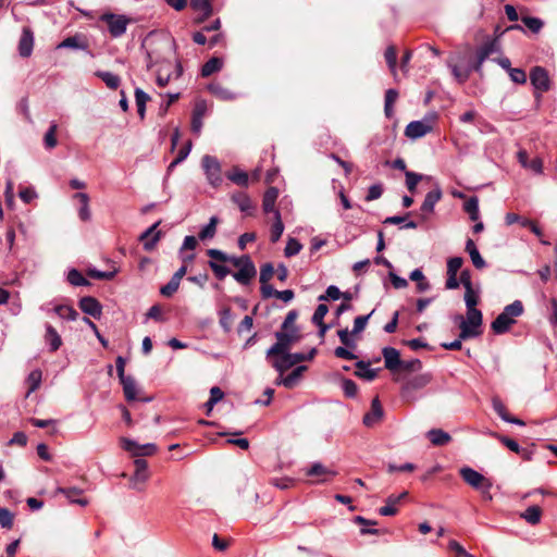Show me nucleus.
Returning <instances> with one entry per match:
<instances>
[{
  "label": "nucleus",
  "instance_id": "1",
  "mask_svg": "<svg viewBox=\"0 0 557 557\" xmlns=\"http://www.w3.org/2000/svg\"><path fill=\"white\" fill-rule=\"evenodd\" d=\"M523 313V305L520 300H515L507 305L503 311L492 322L491 327L495 334L507 333L511 325L516 323V318Z\"/></svg>",
  "mask_w": 557,
  "mask_h": 557
},
{
  "label": "nucleus",
  "instance_id": "2",
  "mask_svg": "<svg viewBox=\"0 0 557 557\" xmlns=\"http://www.w3.org/2000/svg\"><path fill=\"white\" fill-rule=\"evenodd\" d=\"M455 321H459V337L460 339H469L476 337L481 334V325L483 322V315L479 309H467V319L462 315H456Z\"/></svg>",
  "mask_w": 557,
  "mask_h": 557
},
{
  "label": "nucleus",
  "instance_id": "3",
  "mask_svg": "<svg viewBox=\"0 0 557 557\" xmlns=\"http://www.w3.org/2000/svg\"><path fill=\"white\" fill-rule=\"evenodd\" d=\"M317 355V348H311L308 354L304 352H276L275 358L272 360V367L278 372L283 373L289 368L302 361H309Z\"/></svg>",
  "mask_w": 557,
  "mask_h": 557
},
{
  "label": "nucleus",
  "instance_id": "4",
  "mask_svg": "<svg viewBox=\"0 0 557 557\" xmlns=\"http://www.w3.org/2000/svg\"><path fill=\"white\" fill-rule=\"evenodd\" d=\"M276 343L267 350V358L273 357L276 352H286L294 343L300 341L301 335L297 326L289 330H282L275 333Z\"/></svg>",
  "mask_w": 557,
  "mask_h": 557
},
{
  "label": "nucleus",
  "instance_id": "5",
  "mask_svg": "<svg viewBox=\"0 0 557 557\" xmlns=\"http://www.w3.org/2000/svg\"><path fill=\"white\" fill-rule=\"evenodd\" d=\"M99 20L107 24L108 32L112 38L122 37L126 33L127 26L133 22L131 17L124 14H115L112 12L101 14Z\"/></svg>",
  "mask_w": 557,
  "mask_h": 557
},
{
  "label": "nucleus",
  "instance_id": "6",
  "mask_svg": "<svg viewBox=\"0 0 557 557\" xmlns=\"http://www.w3.org/2000/svg\"><path fill=\"white\" fill-rule=\"evenodd\" d=\"M201 165L208 183L212 187H219L223 181L221 163L219 162V160L215 157L206 154L201 159Z\"/></svg>",
  "mask_w": 557,
  "mask_h": 557
},
{
  "label": "nucleus",
  "instance_id": "7",
  "mask_svg": "<svg viewBox=\"0 0 557 557\" xmlns=\"http://www.w3.org/2000/svg\"><path fill=\"white\" fill-rule=\"evenodd\" d=\"M530 81L534 89L537 91L536 98H540L543 92L550 88V79L546 69L542 66H534L530 72Z\"/></svg>",
  "mask_w": 557,
  "mask_h": 557
},
{
  "label": "nucleus",
  "instance_id": "8",
  "mask_svg": "<svg viewBox=\"0 0 557 557\" xmlns=\"http://www.w3.org/2000/svg\"><path fill=\"white\" fill-rule=\"evenodd\" d=\"M121 446L124 450L136 457L151 456L157 451L156 444L147 443L140 445L136 441L127 437L121 438Z\"/></svg>",
  "mask_w": 557,
  "mask_h": 557
},
{
  "label": "nucleus",
  "instance_id": "9",
  "mask_svg": "<svg viewBox=\"0 0 557 557\" xmlns=\"http://www.w3.org/2000/svg\"><path fill=\"white\" fill-rule=\"evenodd\" d=\"M443 191L438 184L432 190L426 193L424 200L420 207L421 219L426 220L429 214L434 212L435 205L442 199Z\"/></svg>",
  "mask_w": 557,
  "mask_h": 557
},
{
  "label": "nucleus",
  "instance_id": "10",
  "mask_svg": "<svg viewBox=\"0 0 557 557\" xmlns=\"http://www.w3.org/2000/svg\"><path fill=\"white\" fill-rule=\"evenodd\" d=\"M207 255L211 259L218 260L220 262H231L236 268H242L243 264L251 261V259L248 255H244L242 257H234V256H230L226 252H224L220 249H215V248L208 249Z\"/></svg>",
  "mask_w": 557,
  "mask_h": 557
},
{
  "label": "nucleus",
  "instance_id": "11",
  "mask_svg": "<svg viewBox=\"0 0 557 557\" xmlns=\"http://www.w3.org/2000/svg\"><path fill=\"white\" fill-rule=\"evenodd\" d=\"M459 474L467 484L475 490L480 488L487 481H490V479L485 478L483 474L470 467H462L459 470Z\"/></svg>",
  "mask_w": 557,
  "mask_h": 557
},
{
  "label": "nucleus",
  "instance_id": "12",
  "mask_svg": "<svg viewBox=\"0 0 557 557\" xmlns=\"http://www.w3.org/2000/svg\"><path fill=\"white\" fill-rule=\"evenodd\" d=\"M78 306L84 313H86L95 319H100V317L102 314L101 304L99 302L98 299H96L92 296L82 297L79 299Z\"/></svg>",
  "mask_w": 557,
  "mask_h": 557
},
{
  "label": "nucleus",
  "instance_id": "13",
  "mask_svg": "<svg viewBox=\"0 0 557 557\" xmlns=\"http://www.w3.org/2000/svg\"><path fill=\"white\" fill-rule=\"evenodd\" d=\"M382 355L384 358V366L387 370L392 372L400 370L403 360L400 359V354L396 348L386 346L382 349Z\"/></svg>",
  "mask_w": 557,
  "mask_h": 557
},
{
  "label": "nucleus",
  "instance_id": "14",
  "mask_svg": "<svg viewBox=\"0 0 557 557\" xmlns=\"http://www.w3.org/2000/svg\"><path fill=\"white\" fill-rule=\"evenodd\" d=\"M384 416V410L380 403L379 397H375L371 401V410L363 416L362 423L367 428L374 426Z\"/></svg>",
  "mask_w": 557,
  "mask_h": 557
},
{
  "label": "nucleus",
  "instance_id": "15",
  "mask_svg": "<svg viewBox=\"0 0 557 557\" xmlns=\"http://www.w3.org/2000/svg\"><path fill=\"white\" fill-rule=\"evenodd\" d=\"M34 48V33L29 27H24L18 41V53L22 58L30 57Z\"/></svg>",
  "mask_w": 557,
  "mask_h": 557
},
{
  "label": "nucleus",
  "instance_id": "16",
  "mask_svg": "<svg viewBox=\"0 0 557 557\" xmlns=\"http://www.w3.org/2000/svg\"><path fill=\"white\" fill-rule=\"evenodd\" d=\"M432 131V126L424 121H412L405 129V135L411 139H418Z\"/></svg>",
  "mask_w": 557,
  "mask_h": 557
},
{
  "label": "nucleus",
  "instance_id": "17",
  "mask_svg": "<svg viewBox=\"0 0 557 557\" xmlns=\"http://www.w3.org/2000/svg\"><path fill=\"white\" fill-rule=\"evenodd\" d=\"M160 224L161 221L159 220L139 236V240L144 242L145 250H151L159 242L161 232L156 230Z\"/></svg>",
  "mask_w": 557,
  "mask_h": 557
},
{
  "label": "nucleus",
  "instance_id": "18",
  "mask_svg": "<svg viewBox=\"0 0 557 557\" xmlns=\"http://www.w3.org/2000/svg\"><path fill=\"white\" fill-rule=\"evenodd\" d=\"M190 7L194 11L199 12L197 23H202L213 13L212 0H190Z\"/></svg>",
  "mask_w": 557,
  "mask_h": 557
},
{
  "label": "nucleus",
  "instance_id": "19",
  "mask_svg": "<svg viewBox=\"0 0 557 557\" xmlns=\"http://www.w3.org/2000/svg\"><path fill=\"white\" fill-rule=\"evenodd\" d=\"M256 274L257 270L255 263L249 261L248 263L243 264L237 272L233 273V277L239 284L248 285Z\"/></svg>",
  "mask_w": 557,
  "mask_h": 557
},
{
  "label": "nucleus",
  "instance_id": "20",
  "mask_svg": "<svg viewBox=\"0 0 557 557\" xmlns=\"http://www.w3.org/2000/svg\"><path fill=\"white\" fill-rule=\"evenodd\" d=\"M55 492L64 495L71 504H76L82 507L88 505L87 498L78 497L83 494V490L78 487H58Z\"/></svg>",
  "mask_w": 557,
  "mask_h": 557
},
{
  "label": "nucleus",
  "instance_id": "21",
  "mask_svg": "<svg viewBox=\"0 0 557 557\" xmlns=\"http://www.w3.org/2000/svg\"><path fill=\"white\" fill-rule=\"evenodd\" d=\"M120 383L123 387V393L128 401H133L137 399V384L133 376L125 375L122 377H119Z\"/></svg>",
  "mask_w": 557,
  "mask_h": 557
},
{
  "label": "nucleus",
  "instance_id": "22",
  "mask_svg": "<svg viewBox=\"0 0 557 557\" xmlns=\"http://www.w3.org/2000/svg\"><path fill=\"white\" fill-rule=\"evenodd\" d=\"M466 251L469 253L474 268L483 269L486 267L485 260L481 256L475 243L471 238H468L466 242Z\"/></svg>",
  "mask_w": 557,
  "mask_h": 557
},
{
  "label": "nucleus",
  "instance_id": "23",
  "mask_svg": "<svg viewBox=\"0 0 557 557\" xmlns=\"http://www.w3.org/2000/svg\"><path fill=\"white\" fill-rule=\"evenodd\" d=\"M357 371L355 375L363 379L366 381H373L377 376L379 369L370 368V362L364 360H359L356 362Z\"/></svg>",
  "mask_w": 557,
  "mask_h": 557
},
{
  "label": "nucleus",
  "instance_id": "24",
  "mask_svg": "<svg viewBox=\"0 0 557 557\" xmlns=\"http://www.w3.org/2000/svg\"><path fill=\"white\" fill-rule=\"evenodd\" d=\"M426 437L434 446H445L451 441L449 433L442 429H431L428 431Z\"/></svg>",
  "mask_w": 557,
  "mask_h": 557
},
{
  "label": "nucleus",
  "instance_id": "25",
  "mask_svg": "<svg viewBox=\"0 0 557 557\" xmlns=\"http://www.w3.org/2000/svg\"><path fill=\"white\" fill-rule=\"evenodd\" d=\"M45 341L49 345V350L51 352L57 351L62 345L61 336L51 324H46Z\"/></svg>",
  "mask_w": 557,
  "mask_h": 557
},
{
  "label": "nucleus",
  "instance_id": "26",
  "mask_svg": "<svg viewBox=\"0 0 557 557\" xmlns=\"http://www.w3.org/2000/svg\"><path fill=\"white\" fill-rule=\"evenodd\" d=\"M278 197V189L276 187H269L262 199V208L265 213L273 212L275 214V202Z\"/></svg>",
  "mask_w": 557,
  "mask_h": 557
},
{
  "label": "nucleus",
  "instance_id": "27",
  "mask_svg": "<svg viewBox=\"0 0 557 557\" xmlns=\"http://www.w3.org/2000/svg\"><path fill=\"white\" fill-rule=\"evenodd\" d=\"M59 49H76L85 50L88 48L87 42L79 35L66 37L59 45Z\"/></svg>",
  "mask_w": 557,
  "mask_h": 557
},
{
  "label": "nucleus",
  "instance_id": "28",
  "mask_svg": "<svg viewBox=\"0 0 557 557\" xmlns=\"http://www.w3.org/2000/svg\"><path fill=\"white\" fill-rule=\"evenodd\" d=\"M232 200L238 206L242 212L247 214H252L255 210V206L252 205L251 199L245 193H236L232 196Z\"/></svg>",
  "mask_w": 557,
  "mask_h": 557
},
{
  "label": "nucleus",
  "instance_id": "29",
  "mask_svg": "<svg viewBox=\"0 0 557 557\" xmlns=\"http://www.w3.org/2000/svg\"><path fill=\"white\" fill-rule=\"evenodd\" d=\"M74 198L79 202L78 216L82 221L90 220L89 196L86 193H76Z\"/></svg>",
  "mask_w": 557,
  "mask_h": 557
},
{
  "label": "nucleus",
  "instance_id": "30",
  "mask_svg": "<svg viewBox=\"0 0 557 557\" xmlns=\"http://www.w3.org/2000/svg\"><path fill=\"white\" fill-rule=\"evenodd\" d=\"M208 90L221 100H234L236 95L230 89L223 87L220 83H210Z\"/></svg>",
  "mask_w": 557,
  "mask_h": 557
},
{
  "label": "nucleus",
  "instance_id": "31",
  "mask_svg": "<svg viewBox=\"0 0 557 557\" xmlns=\"http://www.w3.org/2000/svg\"><path fill=\"white\" fill-rule=\"evenodd\" d=\"M223 67V60L218 57L210 58L202 66H201V76L208 77L213 73L221 71Z\"/></svg>",
  "mask_w": 557,
  "mask_h": 557
},
{
  "label": "nucleus",
  "instance_id": "32",
  "mask_svg": "<svg viewBox=\"0 0 557 557\" xmlns=\"http://www.w3.org/2000/svg\"><path fill=\"white\" fill-rule=\"evenodd\" d=\"M95 75L97 77H99L108 88L110 89H117L119 86L121 85V78L119 75L112 73V72H109V71H97L95 73Z\"/></svg>",
  "mask_w": 557,
  "mask_h": 557
},
{
  "label": "nucleus",
  "instance_id": "33",
  "mask_svg": "<svg viewBox=\"0 0 557 557\" xmlns=\"http://www.w3.org/2000/svg\"><path fill=\"white\" fill-rule=\"evenodd\" d=\"M219 224L218 216L213 215L210 218L209 223L206 224L199 232L198 237L200 240L211 239L216 234V226Z\"/></svg>",
  "mask_w": 557,
  "mask_h": 557
},
{
  "label": "nucleus",
  "instance_id": "34",
  "mask_svg": "<svg viewBox=\"0 0 557 557\" xmlns=\"http://www.w3.org/2000/svg\"><path fill=\"white\" fill-rule=\"evenodd\" d=\"M150 100V96L145 92L141 88L135 89V101L137 106V113L140 117V120L145 119L146 114V104Z\"/></svg>",
  "mask_w": 557,
  "mask_h": 557
},
{
  "label": "nucleus",
  "instance_id": "35",
  "mask_svg": "<svg viewBox=\"0 0 557 557\" xmlns=\"http://www.w3.org/2000/svg\"><path fill=\"white\" fill-rule=\"evenodd\" d=\"M406 187L411 193L414 194L417 190L418 184L426 178L430 180V176L413 172V171H406Z\"/></svg>",
  "mask_w": 557,
  "mask_h": 557
},
{
  "label": "nucleus",
  "instance_id": "36",
  "mask_svg": "<svg viewBox=\"0 0 557 557\" xmlns=\"http://www.w3.org/2000/svg\"><path fill=\"white\" fill-rule=\"evenodd\" d=\"M226 177L231 182H233L234 184H236L238 186H242V187L248 186L249 177H248L247 172H245L243 170L234 168L233 171H230L226 173Z\"/></svg>",
  "mask_w": 557,
  "mask_h": 557
},
{
  "label": "nucleus",
  "instance_id": "37",
  "mask_svg": "<svg viewBox=\"0 0 557 557\" xmlns=\"http://www.w3.org/2000/svg\"><path fill=\"white\" fill-rule=\"evenodd\" d=\"M541 517H542V510L536 505L528 507L524 510V512L521 513V518H523L531 525H535V524L540 523Z\"/></svg>",
  "mask_w": 557,
  "mask_h": 557
},
{
  "label": "nucleus",
  "instance_id": "38",
  "mask_svg": "<svg viewBox=\"0 0 557 557\" xmlns=\"http://www.w3.org/2000/svg\"><path fill=\"white\" fill-rule=\"evenodd\" d=\"M463 210L469 214L471 221H478L480 218L479 199L476 196L470 197L463 205Z\"/></svg>",
  "mask_w": 557,
  "mask_h": 557
},
{
  "label": "nucleus",
  "instance_id": "39",
  "mask_svg": "<svg viewBox=\"0 0 557 557\" xmlns=\"http://www.w3.org/2000/svg\"><path fill=\"white\" fill-rule=\"evenodd\" d=\"M307 369L306 366H298L287 376L277 380L276 384H283L285 387H293L295 382L301 376L302 372Z\"/></svg>",
  "mask_w": 557,
  "mask_h": 557
},
{
  "label": "nucleus",
  "instance_id": "40",
  "mask_svg": "<svg viewBox=\"0 0 557 557\" xmlns=\"http://www.w3.org/2000/svg\"><path fill=\"white\" fill-rule=\"evenodd\" d=\"M41 377H42V373L39 369H35L33 370L27 379H26V383L29 385L28 386V391L26 393V397H28L32 393H34L36 389L39 388L40 384H41Z\"/></svg>",
  "mask_w": 557,
  "mask_h": 557
},
{
  "label": "nucleus",
  "instance_id": "41",
  "mask_svg": "<svg viewBox=\"0 0 557 557\" xmlns=\"http://www.w3.org/2000/svg\"><path fill=\"white\" fill-rule=\"evenodd\" d=\"M219 262L220 261H218V260L211 259L208 261V265L214 273V276L218 280L222 281L231 273V269L224 264L219 263Z\"/></svg>",
  "mask_w": 557,
  "mask_h": 557
},
{
  "label": "nucleus",
  "instance_id": "42",
  "mask_svg": "<svg viewBox=\"0 0 557 557\" xmlns=\"http://www.w3.org/2000/svg\"><path fill=\"white\" fill-rule=\"evenodd\" d=\"M496 50H497L496 40H488V41L484 42L481 47L478 48L476 58L480 59V61H485Z\"/></svg>",
  "mask_w": 557,
  "mask_h": 557
},
{
  "label": "nucleus",
  "instance_id": "43",
  "mask_svg": "<svg viewBox=\"0 0 557 557\" xmlns=\"http://www.w3.org/2000/svg\"><path fill=\"white\" fill-rule=\"evenodd\" d=\"M54 312L62 319L69 321H75L78 317V312L71 306L59 305L54 308Z\"/></svg>",
  "mask_w": 557,
  "mask_h": 557
},
{
  "label": "nucleus",
  "instance_id": "44",
  "mask_svg": "<svg viewBox=\"0 0 557 557\" xmlns=\"http://www.w3.org/2000/svg\"><path fill=\"white\" fill-rule=\"evenodd\" d=\"M220 326L225 333H230L232 330L233 313L230 307H225L220 311Z\"/></svg>",
  "mask_w": 557,
  "mask_h": 557
},
{
  "label": "nucleus",
  "instance_id": "45",
  "mask_svg": "<svg viewBox=\"0 0 557 557\" xmlns=\"http://www.w3.org/2000/svg\"><path fill=\"white\" fill-rule=\"evenodd\" d=\"M149 479L148 472L135 470L134 474L129 479V487L136 491H143V484Z\"/></svg>",
  "mask_w": 557,
  "mask_h": 557
},
{
  "label": "nucleus",
  "instance_id": "46",
  "mask_svg": "<svg viewBox=\"0 0 557 557\" xmlns=\"http://www.w3.org/2000/svg\"><path fill=\"white\" fill-rule=\"evenodd\" d=\"M205 113V107L197 106L193 112L191 117V131L195 134H199L202 128V115Z\"/></svg>",
  "mask_w": 557,
  "mask_h": 557
},
{
  "label": "nucleus",
  "instance_id": "47",
  "mask_svg": "<svg viewBox=\"0 0 557 557\" xmlns=\"http://www.w3.org/2000/svg\"><path fill=\"white\" fill-rule=\"evenodd\" d=\"M57 131L58 125L54 122L51 123L44 137V145L47 149H53L57 146Z\"/></svg>",
  "mask_w": 557,
  "mask_h": 557
},
{
  "label": "nucleus",
  "instance_id": "48",
  "mask_svg": "<svg viewBox=\"0 0 557 557\" xmlns=\"http://www.w3.org/2000/svg\"><path fill=\"white\" fill-rule=\"evenodd\" d=\"M274 218H275V221L271 227V242L272 243H276L281 238V236L284 232V225H283V222L281 219L280 211H275Z\"/></svg>",
  "mask_w": 557,
  "mask_h": 557
},
{
  "label": "nucleus",
  "instance_id": "49",
  "mask_svg": "<svg viewBox=\"0 0 557 557\" xmlns=\"http://www.w3.org/2000/svg\"><path fill=\"white\" fill-rule=\"evenodd\" d=\"M67 281L73 286H88L90 282L83 276V274L76 270L71 269L67 273Z\"/></svg>",
  "mask_w": 557,
  "mask_h": 557
},
{
  "label": "nucleus",
  "instance_id": "50",
  "mask_svg": "<svg viewBox=\"0 0 557 557\" xmlns=\"http://www.w3.org/2000/svg\"><path fill=\"white\" fill-rule=\"evenodd\" d=\"M448 66H449L450 71H451V74L454 75V77L456 78V81L459 84H463V83H466L469 79L470 74H471V70L470 69L461 70L458 65L451 64V63H448Z\"/></svg>",
  "mask_w": 557,
  "mask_h": 557
},
{
  "label": "nucleus",
  "instance_id": "51",
  "mask_svg": "<svg viewBox=\"0 0 557 557\" xmlns=\"http://www.w3.org/2000/svg\"><path fill=\"white\" fill-rule=\"evenodd\" d=\"M306 474L308 476H319V475H325V474L335 475L336 472L331 471L330 469L324 467L321 462H314V463H312V466L309 469L306 470Z\"/></svg>",
  "mask_w": 557,
  "mask_h": 557
},
{
  "label": "nucleus",
  "instance_id": "52",
  "mask_svg": "<svg viewBox=\"0 0 557 557\" xmlns=\"http://www.w3.org/2000/svg\"><path fill=\"white\" fill-rule=\"evenodd\" d=\"M384 57H385L388 69L391 70V72L393 74H395L396 65H397V52H396L395 47H393V46L387 47L385 50Z\"/></svg>",
  "mask_w": 557,
  "mask_h": 557
},
{
  "label": "nucleus",
  "instance_id": "53",
  "mask_svg": "<svg viewBox=\"0 0 557 557\" xmlns=\"http://www.w3.org/2000/svg\"><path fill=\"white\" fill-rule=\"evenodd\" d=\"M301 248H302V245L299 243V240L290 237V238H288V240L286 243V246L284 249V255L287 258L296 256L297 253H299Z\"/></svg>",
  "mask_w": 557,
  "mask_h": 557
},
{
  "label": "nucleus",
  "instance_id": "54",
  "mask_svg": "<svg viewBox=\"0 0 557 557\" xmlns=\"http://www.w3.org/2000/svg\"><path fill=\"white\" fill-rule=\"evenodd\" d=\"M522 23L534 34L539 33L544 25L541 18L534 16H523Z\"/></svg>",
  "mask_w": 557,
  "mask_h": 557
},
{
  "label": "nucleus",
  "instance_id": "55",
  "mask_svg": "<svg viewBox=\"0 0 557 557\" xmlns=\"http://www.w3.org/2000/svg\"><path fill=\"white\" fill-rule=\"evenodd\" d=\"M181 282L171 277L170 281L160 288V294L164 297H172L178 289Z\"/></svg>",
  "mask_w": 557,
  "mask_h": 557
},
{
  "label": "nucleus",
  "instance_id": "56",
  "mask_svg": "<svg viewBox=\"0 0 557 557\" xmlns=\"http://www.w3.org/2000/svg\"><path fill=\"white\" fill-rule=\"evenodd\" d=\"M339 298H342V292L339 290V288L335 285H330L326 290H325V294L323 295H320L319 296V301H327V300H338Z\"/></svg>",
  "mask_w": 557,
  "mask_h": 557
},
{
  "label": "nucleus",
  "instance_id": "57",
  "mask_svg": "<svg viewBox=\"0 0 557 557\" xmlns=\"http://www.w3.org/2000/svg\"><path fill=\"white\" fill-rule=\"evenodd\" d=\"M14 515L5 507L0 508V525L3 529H11L13 527Z\"/></svg>",
  "mask_w": 557,
  "mask_h": 557
},
{
  "label": "nucleus",
  "instance_id": "58",
  "mask_svg": "<svg viewBox=\"0 0 557 557\" xmlns=\"http://www.w3.org/2000/svg\"><path fill=\"white\" fill-rule=\"evenodd\" d=\"M342 388L346 397L354 398L358 393V385L350 379H343Z\"/></svg>",
  "mask_w": 557,
  "mask_h": 557
},
{
  "label": "nucleus",
  "instance_id": "59",
  "mask_svg": "<svg viewBox=\"0 0 557 557\" xmlns=\"http://www.w3.org/2000/svg\"><path fill=\"white\" fill-rule=\"evenodd\" d=\"M373 312H374V310H372L369 314L356 317L354 320V327L351 330V333L358 334V333L362 332L366 329L367 323H368L370 317L373 314Z\"/></svg>",
  "mask_w": 557,
  "mask_h": 557
},
{
  "label": "nucleus",
  "instance_id": "60",
  "mask_svg": "<svg viewBox=\"0 0 557 557\" xmlns=\"http://www.w3.org/2000/svg\"><path fill=\"white\" fill-rule=\"evenodd\" d=\"M463 299H465L467 309H475V306L479 302V295L473 289V286L470 287L469 289H465V297H463Z\"/></svg>",
  "mask_w": 557,
  "mask_h": 557
},
{
  "label": "nucleus",
  "instance_id": "61",
  "mask_svg": "<svg viewBox=\"0 0 557 557\" xmlns=\"http://www.w3.org/2000/svg\"><path fill=\"white\" fill-rule=\"evenodd\" d=\"M337 335H338V338L341 341V343L346 346V347H349V348H355L356 347V342L355 339L352 338V333L348 331V329H342L337 332Z\"/></svg>",
  "mask_w": 557,
  "mask_h": 557
},
{
  "label": "nucleus",
  "instance_id": "62",
  "mask_svg": "<svg viewBox=\"0 0 557 557\" xmlns=\"http://www.w3.org/2000/svg\"><path fill=\"white\" fill-rule=\"evenodd\" d=\"M448 549L456 553L455 557H474L472 554L468 553L456 540H450L448 542Z\"/></svg>",
  "mask_w": 557,
  "mask_h": 557
},
{
  "label": "nucleus",
  "instance_id": "63",
  "mask_svg": "<svg viewBox=\"0 0 557 557\" xmlns=\"http://www.w3.org/2000/svg\"><path fill=\"white\" fill-rule=\"evenodd\" d=\"M274 274V267L271 262L264 263L260 269V283L269 282Z\"/></svg>",
  "mask_w": 557,
  "mask_h": 557
},
{
  "label": "nucleus",
  "instance_id": "64",
  "mask_svg": "<svg viewBox=\"0 0 557 557\" xmlns=\"http://www.w3.org/2000/svg\"><path fill=\"white\" fill-rule=\"evenodd\" d=\"M508 74L510 79L516 84L523 85L527 82V74L522 69L512 67Z\"/></svg>",
  "mask_w": 557,
  "mask_h": 557
}]
</instances>
